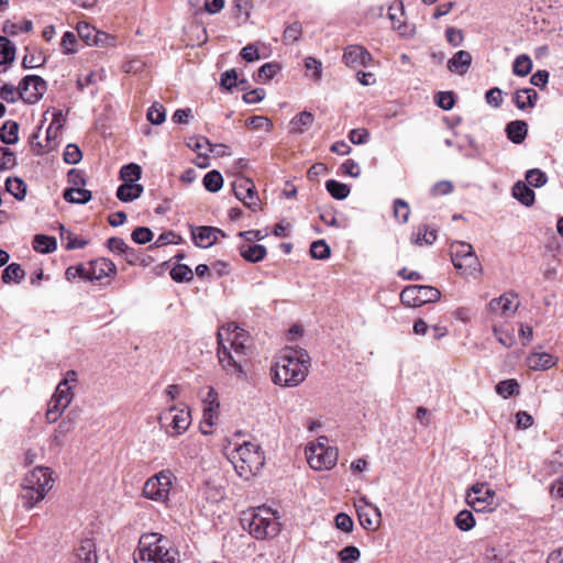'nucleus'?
<instances>
[{"label":"nucleus","mask_w":563,"mask_h":563,"mask_svg":"<svg viewBox=\"0 0 563 563\" xmlns=\"http://www.w3.org/2000/svg\"><path fill=\"white\" fill-rule=\"evenodd\" d=\"M217 341V356L222 368L229 375L242 376L244 374L243 363L246 361L250 347L247 332L231 322L218 330Z\"/></svg>","instance_id":"1"},{"label":"nucleus","mask_w":563,"mask_h":563,"mask_svg":"<svg viewBox=\"0 0 563 563\" xmlns=\"http://www.w3.org/2000/svg\"><path fill=\"white\" fill-rule=\"evenodd\" d=\"M310 357L302 349H284L275 358L271 368L274 384L282 387H295L308 375Z\"/></svg>","instance_id":"2"},{"label":"nucleus","mask_w":563,"mask_h":563,"mask_svg":"<svg viewBox=\"0 0 563 563\" xmlns=\"http://www.w3.org/2000/svg\"><path fill=\"white\" fill-rule=\"evenodd\" d=\"M168 540L156 533L143 534L134 554L135 563H176L178 552L167 548Z\"/></svg>","instance_id":"3"},{"label":"nucleus","mask_w":563,"mask_h":563,"mask_svg":"<svg viewBox=\"0 0 563 563\" xmlns=\"http://www.w3.org/2000/svg\"><path fill=\"white\" fill-rule=\"evenodd\" d=\"M277 512L266 506H260L243 512L242 525L247 527L251 536L258 540L273 538L278 534L280 523Z\"/></svg>","instance_id":"4"},{"label":"nucleus","mask_w":563,"mask_h":563,"mask_svg":"<svg viewBox=\"0 0 563 563\" xmlns=\"http://www.w3.org/2000/svg\"><path fill=\"white\" fill-rule=\"evenodd\" d=\"M228 459L238 475L246 481L255 476L265 464L264 452L258 444L252 442H244L233 449Z\"/></svg>","instance_id":"5"},{"label":"nucleus","mask_w":563,"mask_h":563,"mask_svg":"<svg viewBox=\"0 0 563 563\" xmlns=\"http://www.w3.org/2000/svg\"><path fill=\"white\" fill-rule=\"evenodd\" d=\"M54 478L48 467L37 466L33 468L24 478L21 492L23 506L31 509L44 499L47 492L52 489Z\"/></svg>","instance_id":"6"},{"label":"nucleus","mask_w":563,"mask_h":563,"mask_svg":"<svg viewBox=\"0 0 563 563\" xmlns=\"http://www.w3.org/2000/svg\"><path fill=\"white\" fill-rule=\"evenodd\" d=\"M77 383V372L67 371L64 378L58 383L53 394L46 411V420L48 423L56 422L63 412L68 408L74 399L73 388Z\"/></svg>","instance_id":"7"},{"label":"nucleus","mask_w":563,"mask_h":563,"mask_svg":"<svg viewBox=\"0 0 563 563\" xmlns=\"http://www.w3.org/2000/svg\"><path fill=\"white\" fill-rule=\"evenodd\" d=\"M451 258L454 267L462 275L472 276L481 273L482 266L470 243L460 241L452 243Z\"/></svg>","instance_id":"8"},{"label":"nucleus","mask_w":563,"mask_h":563,"mask_svg":"<svg viewBox=\"0 0 563 563\" xmlns=\"http://www.w3.org/2000/svg\"><path fill=\"white\" fill-rule=\"evenodd\" d=\"M158 422L167 435H181L191 424L190 410L172 406L159 415Z\"/></svg>","instance_id":"9"},{"label":"nucleus","mask_w":563,"mask_h":563,"mask_svg":"<svg viewBox=\"0 0 563 563\" xmlns=\"http://www.w3.org/2000/svg\"><path fill=\"white\" fill-rule=\"evenodd\" d=\"M174 474L163 470L150 477L143 486V496L156 503L166 504L173 486Z\"/></svg>","instance_id":"10"},{"label":"nucleus","mask_w":563,"mask_h":563,"mask_svg":"<svg viewBox=\"0 0 563 563\" xmlns=\"http://www.w3.org/2000/svg\"><path fill=\"white\" fill-rule=\"evenodd\" d=\"M327 438H320L317 444H311L306 450L308 464L317 471L331 470L338 461V451L325 444Z\"/></svg>","instance_id":"11"},{"label":"nucleus","mask_w":563,"mask_h":563,"mask_svg":"<svg viewBox=\"0 0 563 563\" xmlns=\"http://www.w3.org/2000/svg\"><path fill=\"white\" fill-rule=\"evenodd\" d=\"M496 492L487 483H476L466 489L465 501L476 512L493 511Z\"/></svg>","instance_id":"12"},{"label":"nucleus","mask_w":563,"mask_h":563,"mask_svg":"<svg viewBox=\"0 0 563 563\" xmlns=\"http://www.w3.org/2000/svg\"><path fill=\"white\" fill-rule=\"evenodd\" d=\"M441 292L438 288L424 285H410L402 289L400 300L408 307H420L440 299Z\"/></svg>","instance_id":"13"},{"label":"nucleus","mask_w":563,"mask_h":563,"mask_svg":"<svg viewBox=\"0 0 563 563\" xmlns=\"http://www.w3.org/2000/svg\"><path fill=\"white\" fill-rule=\"evenodd\" d=\"M354 505L360 525L369 531L377 530L382 522V512L379 508L369 503L366 497L358 498Z\"/></svg>","instance_id":"14"},{"label":"nucleus","mask_w":563,"mask_h":563,"mask_svg":"<svg viewBox=\"0 0 563 563\" xmlns=\"http://www.w3.org/2000/svg\"><path fill=\"white\" fill-rule=\"evenodd\" d=\"M46 90V81L36 75H27L20 82L21 99L26 103H36Z\"/></svg>","instance_id":"15"},{"label":"nucleus","mask_w":563,"mask_h":563,"mask_svg":"<svg viewBox=\"0 0 563 563\" xmlns=\"http://www.w3.org/2000/svg\"><path fill=\"white\" fill-rule=\"evenodd\" d=\"M519 305L518 295L509 291L492 299L488 303V310L493 316L507 320L515 316Z\"/></svg>","instance_id":"16"},{"label":"nucleus","mask_w":563,"mask_h":563,"mask_svg":"<svg viewBox=\"0 0 563 563\" xmlns=\"http://www.w3.org/2000/svg\"><path fill=\"white\" fill-rule=\"evenodd\" d=\"M232 187L235 197L242 201L245 207L256 210L260 200L252 179L244 176H238L233 181Z\"/></svg>","instance_id":"17"},{"label":"nucleus","mask_w":563,"mask_h":563,"mask_svg":"<svg viewBox=\"0 0 563 563\" xmlns=\"http://www.w3.org/2000/svg\"><path fill=\"white\" fill-rule=\"evenodd\" d=\"M65 121L66 119L60 110L53 114V120L46 130L45 144L42 145L41 143H37L40 150L36 151V154L41 155L56 148L57 139L62 132Z\"/></svg>","instance_id":"18"},{"label":"nucleus","mask_w":563,"mask_h":563,"mask_svg":"<svg viewBox=\"0 0 563 563\" xmlns=\"http://www.w3.org/2000/svg\"><path fill=\"white\" fill-rule=\"evenodd\" d=\"M342 59L351 68L366 67L372 62V55L364 46L352 44L344 48Z\"/></svg>","instance_id":"19"},{"label":"nucleus","mask_w":563,"mask_h":563,"mask_svg":"<svg viewBox=\"0 0 563 563\" xmlns=\"http://www.w3.org/2000/svg\"><path fill=\"white\" fill-rule=\"evenodd\" d=\"M224 238L225 233L213 227H198L192 230V239L198 247L208 249L216 244L219 238Z\"/></svg>","instance_id":"20"},{"label":"nucleus","mask_w":563,"mask_h":563,"mask_svg":"<svg viewBox=\"0 0 563 563\" xmlns=\"http://www.w3.org/2000/svg\"><path fill=\"white\" fill-rule=\"evenodd\" d=\"M404 15L402 2H397L389 7L388 16L394 30H396L401 36H412L415 34V26L402 21Z\"/></svg>","instance_id":"21"},{"label":"nucleus","mask_w":563,"mask_h":563,"mask_svg":"<svg viewBox=\"0 0 563 563\" xmlns=\"http://www.w3.org/2000/svg\"><path fill=\"white\" fill-rule=\"evenodd\" d=\"M88 280H99L117 273L115 264L104 257L97 258L89 263Z\"/></svg>","instance_id":"22"},{"label":"nucleus","mask_w":563,"mask_h":563,"mask_svg":"<svg viewBox=\"0 0 563 563\" xmlns=\"http://www.w3.org/2000/svg\"><path fill=\"white\" fill-rule=\"evenodd\" d=\"M472 60L470 52L459 51L448 60V68L452 73L464 75L467 73Z\"/></svg>","instance_id":"23"},{"label":"nucleus","mask_w":563,"mask_h":563,"mask_svg":"<svg viewBox=\"0 0 563 563\" xmlns=\"http://www.w3.org/2000/svg\"><path fill=\"white\" fill-rule=\"evenodd\" d=\"M240 255L250 263H258L266 257L267 250L262 244H242L239 247Z\"/></svg>","instance_id":"24"},{"label":"nucleus","mask_w":563,"mask_h":563,"mask_svg":"<svg viewBox=\"0 0 563 563\" xmlns=\"http://www.w3.org/2000/svg\"><path fill=\"white\" fill-rule=\"evenodd\" d=\"M507 137L515 144H521L528 134V124L522 120L511 121L506 125Z\"/></svg>","instance_id":"25"},{"label":"nucleus","mask_w":563,"mask_h":563,"mask_svg":"<svg viewBox=\"0 0 563 563\" xmlns=\"http://www.w3.org/2000/svg\"><path fill=\"white\" fill-rule=\"evenodd\" d=\"M78 563H98L96 544L91 539L81 540L77 549Z\"/></svg>","instance_id":"26"},{"label":"nucleus","mask_w":563,"mask_h":563,"mask_svg":"<svg viewBox=\"0 0 563 563\" xmlns=\"http://www.w3.org/2000/svg\"><path fill=\"white\" fill-rule=\"evenodd\" d=\"M529 368L533 371H544L555 365V358L547 353H532L527 357Z\"/></svg>","instance_id":"27"},{"label":"nucleus","mask_w":563,"mask_h":563,"mask_svg":"<svg viewBox=\"0 0 563 563\" xmlns=\"http://www.w3.org/2000/svg\"><path fill=\"white\" fill-rule=\"evenodd\" d=\"M143 190L144 188L140 184L124 183L118 187L117 198L122 202H130L137 199Z\"/></svg>","instance_id":"28"},{"label":"nucleus","mask_w":563,"mask_h":563,"mask_svg":"<svg viewBox=\"0 0 563 563\" xmlns=\"http://www.w3.org/2000/svg\"><path fill=\"white\" fill-rule=\"evenodd\" d=\"M313 121L314 115L311 112L302 111L290 120V132L301 134L311 126Z\"/></svg>","instance_id":"29"},{"label":"nucleus","mask_w":563,"mask_h":563,"mask_svg":"<svg viewBox=\"0 0 563 563\" xmlns=\"http://www.w3.org/2000/svg\"><path fill=\"white\" fill-rule=\"evenodd\" d=\"M5 191L16 200H23L26 196L27 186L20 177H8L4 181Z\"/></svg>","instance_id":"30"},{"label":"nucleus","mask_w":563,"mask_h":563,"mask_svg":"<svg viewBox=\"0 0 563 563\" xmlns=\"http://www.w3.org/2000/svg\"><path fill=\"white\" fill-rule=\"evenodd\" d=\"M512 196L522 205L530 207L534 202V191L522 181L515 184L512 188Z\"/></svg>","instance_id":"31"},{"label":"nucleus","mask_w":563,"mask_h":563,"mask_svg":"<svg viewBox=\"0 0 563 563\" xmlns=\"http://www.w3.org/2000/svg\"><path fill=\"white\" fill-rule=\"evenodd\" d=\"M64 199L70 203L84 205L91 200V191L82 188H68L64 191Z\"/></svg>","instance_id":"32"},{"label":"nucleus","mask_w":563,"mask_h":563,"mask_svg":"<svg viewBox=\"0 0 563 563\" xmlns=\"http://www.w3.org/2000/svg\"><path fill=\"white\" fill-rule=\"evenodd\" d=\"M33 247L38 253H52L57 247L56 239L44 234H36L33 240Z\"/></svg>","instance_id":"33"},{"label":"nucleus","mask_w":563,"mask_h":563,"mask_svg":"<svg viewBox=\"0 0 563 563\" xmlns=\"http://www.w3.org/2000/svg\"><path fill=\"white\" fill-rule=\"evenodd\" d=\"M325 189L332 198L343 200L350 195V187L346 184L330 179L325 183Z\"/></svg>","instance_id":"34"},{"label":"nucleus","mask_w":563,"mask_h":563,"mask_svg":"<svg viewBox=\"0 0 563 563\" xmlns=\"http://www.w3.org/2000/svg\"><path fill=\"white\" fill-rule=\"evenodd\" d=\"M59 230L60 239L62 241L66 242L67 250L82 249L87 245L88 242L86 240L79 239L78 236L74 235L63 224H59Z\"/></svg>","instance_id":"35"},{"label":"nucleus","mask_w":563,"mask_h":563,"mask_svg":"<svg viewBox=\"0 0 563 563\" xmlns=\"http://www.w3.org/2000/svg\"><path fill=\"white\" fill-rule=\"evenodd\" d=\"M202 183L208 191L217 192L222 188L223 177L218 170L213 169L205 175Z\"/></svg>","instance_id":"36"},{"label":"nucleus","mask_w":563,"mask_h":563,"mask_svg":"<svg viewBox=\"0 0 563 563\" xmlns=\"http://www.w3.org/2000/svg\"><path fill=\"white\" fill-rule=\"evenodd\" d=\"M25 272L24 269L16 263L10 264L3 272H2V282L3 283H16L19 284L21 280L24 279Z\"/></svg>","instance_id":"37"},{"label":"nucleus","mask_w":563,"mask_h":563,"mask_svg":"<svg viewBox=\"0 0 563 563\" xmlns=\"http://www.w3.org/2000/svg\"><path fill=\"white\" fill-rule=\"evenodd\" d=\"M437 239V231L434 229H429L427 225H420L418 228V232L413 235V243L417 245H430Z\"/></svg>","instance_id":"38"},{"label":"nucleus","mask_w":563,"mask_h":563,"mask_svg":"<svg viewBox=\"0 0 563 563\" xmlns=\"http://www.w3.org/2000/svg\"><path fill=\"white\" fill-rule=\"evenodd\" d=\"M531 70L532 60L528 55L522 54L516 57L512 65V71L515 75L519 77H526L528 74H530Z\"/></svg>","instance_id":"39"},{"label":"nucleus","mask_w":563,"mask_h":563,"mask_svg":"<svg viewBox=\"0 0 563 563\" xmlns=\"http://www.w3.org/2000/svg\"><path fill=\"white\" fill-rule=\"evenodd\" d=\"M455 526L462 531H470L475 527V518L472 511L463 509L454 518Z\"/></svg>","instance_id":"40"},{"label":"nucleus","mask_w":563,"mask_h":563,"mask_svg":"<svg viewBox=\"0 0 563 563\" xmlns=\"http://www.w3.org/2000/svg\"><path fill=\"white\" fill-rule=\"evenodd\" d=\"M19 140V124L14 121H5L2 124V143L14 144Z\"/></svg>","instance_id":"41"},{"label":"nucleus","mask_w":563,"mask_h":563,"mask_svg":"<svg viewBox=\"0 0 563 563\" xmlns=\"http://www.w3.org/2000/svg\"><path fill=\"white\" fill-rule=\"evenodd\" d=\"M496 393L504 398L518 395L519 384L516 379L501 380L496 385Z\"/></svg>","instance_id":"42"},{"label":"nucleus","mask_w":563,"mask_h":563,"mask_svg":"<svg viewBox=\"0 0 563 563\" xmlns=\"http://www.w3.org/2000/svg\"><path fill=\"white\" fill-rule=\"evenodd\" d=\"M170 277L176 283L190 282L194 278V273L188 265L177 264L170 271Z\"/></svg>","instance_id":"43"},{"label":"nucleus","mask_w":563,"mask_h":563,"mask_svg":"<svg viewBox=\"0 0 563 563\" xmlns=\"http://www.w3.org/2000/svg\"><path fill=\"white\" fill-rule=\"evenodd\" d=\"M78 36L87 44L93 45L95 38L98 34V30L87 22H79L77 24Z\"/></svg>","instance_id":"44"},{"label":"nucleus","mask_w":563,"mask_h":563,"mask_svg":"<svg viewBox=\"0 0 563 563\" xmlns=\"http://www.w3.org/2000/svg\"><path fill=\"white\" fill-rule=\"evenodd\" d=\"M141 167L137 164L131 163L124 165L120 170V176L124 183H134L141 178Z\"/></svg>","instance_id":"45"},{"label":"nucleus","mask_w":563,"mask_h":563,"mask_svg":"<svg viewBox=\"0 0 563 563\" xmlns=\"http://www.w3.org/2000/svg\"><path fill=\"white\" fill-rule=\"evenodd\" d=\"M434 102L439 108L449 111L454 107L455 103L454 92L439 91L434 96Z\"/></svg>","instance_id":"46"},{"label":"nucleus","mask_w":563,"mask_h":563,"mask_svg":"<svg viewBox=\"0 0 563 563\" xmlns=\"http://www.w3.org/2000/svg\"><path fill=\"white\" fill-rule=\"evenodd\" d=\"M526 180L530 186L539 188L547 184L548 177L544 172L539 168H534L527 172Z\"/></svg>","instance_id":"47"},{"label":"nucleus","mask_w":563,"mask_h":563,"mask_svg":"<svg viewBox=\"0 0 563 563\" xmlns=\"http://www.w3.org/2000/svg\"><path fill=\"white\" fill-rule=\"evenodd\" d=\"M409 214H410L409 205L400 198L395 199L394 200V217L400 223H406L409 219Z\"/></svg>","instance_id":"48"},{"label":"nucleus","mask_w":563,"mask_h":563,"mask_svg":"<svg viewBox=\"0 0 563 563\" xmlns=\"http://www.w3.org/2000/svg\"><path fill=\"white\" fill-rule=\"evenodd\" d=\"M310 254L313 258L325 260L330 256V246L323 240L311 243Z\"/></svg>","instance_id":"49"},{"label":"nucleus","mask_w":563,"mask_h":563,"mask_svg":"<svg viewBox=\"0 0 563 563\" xmlns=\"http://www.w3.org/2000/svg\"><path fill=\"white\" fill-rule=\"evenodd\" d=\"M64 162L67 164H78L82 158V153L78 145L68 144L63 153Z\"/></svg>","instance_id":"50"},{"label":"nucleus","mask_w":563,"mask_h":563,"mask_svg":"<svg viewBox=\"0 0 563 563\" xmlns=\"http://www.w3.org/2000/svg\"><path fill=\"white\" fill-rule=\"evenodd\" d=\"M147 119L152 124H162L166 119L164 107L158 103H154L147 111Z\"/></svg>","instance_id":"51"},{"label":"nucleus","mask_w":563,"mask_h":563,"mask_svg":"<svg viewBox=\"0 0 563 563\" xmlns=\"http://www.w3.org/2000/svg\"><path fill=\"white\" fill-rule=\"evenodd\" d=\"M302 33V26L301 23L298 21L292 22L289 24L284 32V41L286 43H295L299 40Z\"/></svg>","instance_id":"52"},{"label":"nucleus","mask_w":563,"mask_h":563,"mask_svg":"<svg viewBox=\"0 0 563 563\" xmlns=\"http://www.w3.org/2000/svg\"><path fill=\"white\" fill-rule=\"evenodd\" d=\"M361 556L360 550L354 545H347L339 552L341 563H355Z\"/></svg>","instance_id":"53"},{"label":"nucleus","mask_w":563,"mask_h":563,"mask_svg":"<svg viewBox=\"0 0 563 563\" xmlns=\"http://www.w3.org/2000/svg\"><path fill=\"white\" fill-rule=\"evenodd\" d=\"M77 37L75 33L67 31L64 33L60 42V48L64 54H73L76 52Z\"/></svg>","instance_id":"54"},{"label":"nucleus","mask_w":563,"mask_h":563,"mask_svg":"<svg viewBox=\"0 0 563 563\" xmlns=\"http://www.w3.org/2000/svg\"><path fill=\"white\" fill-rule=\"evenodd\" d=\"M189 146L199 153V155L201 156V150L203 148H208L209 152H214V148L216 147H225L224 144H212L210 143V141L207 139V137H197L195 141H192L191 143H189Z\"/></svg>","instance_id":"55"},{"label":"nucleus","mask_w":563,"mask_h":563,"mask_svg":"<svg viewBox=\"0 0 563 563\" xmlns=\"http://www.w3.org/2000/svg\"><path fill=\"white\" fill-rule=\"evenodd\" d=\"M132 240L136 244H145L153 239V232L150 228L137 227L131 234Z\"/></svg>","instance_id":"56"},{"label":"nucleus","mask_w":563,"mask_h":563,"mask_svg":"<svg viewBox=\"0 0 563 563\" xmlns=\"http://www.w3.org/2000/svg\"><path fill=\"white\" fill-rule=\"evenodd\" d=\"M279 70V65L276 63H266L263 66L260 67L257 71V78L258 80H269L272 79L277 71Z\"/></svg>","instance_id":"57"},{"label":"nucleus","mask_w":563,"mask_h":563,"mask_svg":"<svg viewBox=\"0 0 563 563\" xmlns=\"http://www.w3.org/2000/svg\"><path fill=\"white\" fill-rule=\"evenodd\" d=\"M87 275H89V267H85L84 265L70 266L65 272V277L69 282L76 279L77 277L88 280Z\"/></svg>","instance_id":"58"},{"label":"nucleus","mask_w":563,"mask_h":563,"mask_svg":"<svg viewBox=\"0 0 563 563\" xmlns=\"http://www.w3.org/2000/svg\"><path fill=\"white\" fill-rule=\"evenodd\" d=\"M73 429H74V421L69 418L63 419L55 430V433H54L55 441L59 443L67 433L73 431Z\"/></svg>","instance_id":"59"},{"label":"nucleus","mask_w":563,"mask_h":563,"mask_svg":"<svg viewBox=\"0 0 563 563\" xmlns=\"http://www.w3.org/2000/svg\"><path fill=\"white\" fill-rule=\"evenodd\" d=\"M14 57L15 46L9 38L2 36V65L13 62Z\"/></svg>","instance_id":"60"},{"label":"nucleus","mask_w":563,"mask_h":563,"mask_svg":"<svg viewBox=\"0 0 563 563\" xmlns=\"http://www.w3.org/2000/svg\"><path fill=\"white\" fill-rule=\"evenodd\" d=\"M305 67L308 71H312L311 77L314 80H319L322 75V65L321 62L314 57H307L305 59Z\"/></svg>","instance_id":"61"},{"label":"nucleus","mask_w":563,"mask_h":563,"mask_svg":"<svg viewBox=\"0 0 563 563\" xmlns=\"http://www.w3.org/2000/svg\"><path fill=\"white\" fill-rule=\"evenodd\" d=\"M252 8V1L251 0H234L233 4V14L236 19H240L241 15H245V18L249 16L250 10Z\"/></svg>","instance_id":"62"},{"label":"nucleus","mask_w":563,"mask_h":563,"mask_svg":"<svg viewBox=\"0 0 563 563\" xmlns=\"http://www.w3.org/2000/svg\"><path fill=\"white\" fill-rule=\"evenodd\" d=\"M220 84L227 90H231L232 88L236 87L238 86V74H236L235 69H229V70L224 71L221 75Z\"/></svg>","instance_id":"63"},{"label":"nucleus","mask_w":563,"mask_h":563,"mask_svg":"<svg viewBox=\"0 0 563 563\" xmlns=\"http://www.w3.org/2000/svg\"><path fill=\"white\" fill-rule=\"evenodd\" d=\"M446 41L454 47L460 46L464 40L462 30L450 26L445 30Z\"/></svg>","instance_id":"64"}]
</instances>
